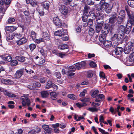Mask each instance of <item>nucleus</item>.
Returning a JSON list of instances; mask_svg holds the SVG:
<instances>
[{
    "label": "nucleus",
    "instance_id": "1a4fd4ad",
    "mask_svg": "<svg viewBox=\"0 0 134 134\" xmlns=\"http://www.w3.org/2000/svg\"><path fill=\"white\" fill-rule=\"evenodd\" d=\"M124 34L119 33L114 35L112 37L113 40L117 41H121L123 38Z\"/></svg>",
    "mask_w": 134,
    "mask_h": 134
},
{
    "label": "nucleus",
    "instance_id": "4be33fe9",
    "mask_svg": "<svg viewBox=\"0 0 134 134\" xmlns=\"http://www.w3.org/2000/svg\"><path fill=\"white\" fill-rule=\"evenodd\" d=\"M123 48L121 47H118L115 50V53L117 55L121 54Z\"/></svg>",
    "mask_w": 134,
    "mask_h": 134
},
{
    "label": "nucleus",
    "instance_id": "bf43d9fd",
    "mask_svg": "<svg viewBox=\"0 0 134 134\" xmlns=\"http://www.w3.org/2000/svg\"><path fill=\"white\" fill-rule=\"evenodd\" d=\"M87 3L90 5H92L94 4V0H87Z\"/></svg>",
    "mask_w": 134,
    "mask_h": 134
},
{
    "label": "nucleus",
    "instance_id": "39448f33",
    "mask_svg": "<svg viewBox=\"0 0 134 134\" xmlns=\"http://www.w3.org/2000/svg\"><path fill=\"white\" fill-rule=\"evenodd\" d=\"M51 88H53L54 91H56L58 89V87L56 85L52 83V81H48L47 82L45 88L48 89Z\"/></svg>",
    "mask_w": 134,
    "mask_h": 134
},
{
    "label": "nucleus",
    "instance_id": "9b49d317",
    "mask_svg": "<svg viewBox=\"0 0 134 134\" xmlns=\"http://www.w3.org/2000/svg\"><path fill=\"white\" fill-rule=\"evenodd\" d=\"M77 69H80L84 67L86 65V63L84 61H82L81 62H78L74 64Z\"/></svg>",
    "mask_w": 134,
    "mask_h": 134
},
{
    "label": "nucleus",
    "instance_id": "cd10ccee",
    "mask_svg": "<svg viewBox=\"0 0 134 134\" xmlns=\"http://www.w3.org/2000/svg\"><path fill=\"white\" fill-rule=\"evenodd\" d=\"M58 48L60 49H64L68 48V46L66 44H61L59 45Z\"/></svg>",
    "mask_w": 134,
    "mask_h": 134
},
{
    "label": "nucleus",
    "instance_id": "13d9d810",
    "mask_svg": "<svg viewBox=\"0 0 134 134\" xmlns=\"http://www.w3.org/2000/svg\"><path fill=\"white\" fill-rule=\"evenodd\" d=\"M68 68V70H69L70 71H74L76 70V68L73 65L70 66Z\"/></svg>",
    "mask_w": 134,
    "mask_h": 134
},
{
    "label": "nucleus",
    "instance_id": "6e6552de",
    "mask_svg": "<svg viewBox=\"0 0 134 134\" xmlns=\"http://www.w3.org/2000/svg\"><path fill=\"white\" fill-rule=\"evenodd\" d=\"M24 71V69H22L17 70L14 74V78L17 79L20 78L23 75Z\"/></svg>",
    "mask_w": 134,
    "mask_h": 134
},
{
    "label": "nucleus",
    "instance_id": "680f3d73",
    "mask_svg": "<svg viewBox=\"0 0 134 134\" xmlns=\"http://www.w3.org/2000/svg\"><path fill=\"white\" fill-rule=\"evenodd\" d=\"M30 4L33 7H35L37 5V2L36 1H32L30 2Z\"/></svg>",
    "mask_w": 134,
    "mask_h": 134
},
{
    "label": "nucleus",
    "instance_id": "3c124183",
    "mask_svg": "<svg viewBox=\"0 0 134 134\" xmlns=\"http://www.w3.org/2000/svg\"><path fill=\"white\" fill-rule=\"evenodd\" d=\"M111 9L112 7L109 5L108 7L106 8L104 10H105L107 13H109L110 12Z\"/></svg>",
    "mask_w": 134,
    "mask_h": 134
},
{
    "label": "nucleus",
    "instance_id": "6e6d98bb",
    "mask_svg": "<svg viewBox=\"0 0 134 134\" xmlns=\"http://www.w3.org/2000/svg\"><path fill=\"white\" fill-rule=\"evenodd\" d=\"M33 85L35 89L36 87H40L41 86L40 83L38 82H36L33 83Z\"/></svg>",
    "mask_w": 134,
    "mask_h": 134
},
{
    "label": "nucleus",
    "instance_id": "4c0bfd02",
    "mask_svg": "<svg viewBox=\"0 0 134 134\" xmlns=\"http://www.w3.org/2000/svg\"><path fill=\"white\" fill-rule=\"evenodd\" d=\"M96 16L94 13V12L93 11H90L89 12L88 16L89 17L93 18L94 19V17Z\"/></svg>",
    "mask_w": 134,
    "mask_h": 134
},
{
    "label": "nucleus",
    "instance_id": "ea45409f",
    "mask_svg": "<svg viewBox=\"0 0 134 134\" xmlns=\"http://www.w3.org/2000/svg\"><path fill=\"white\" fill-rule=\"evenodd\" d=\"M17 61L15 60H14L11 61L10 63V65L12 66H15L18 64Z\"/></svg>",
    "mask_w": 134,
    "mask_h": 134
},
{
    "label": "nucleus",
    "instance_id": "de8ad7c7",
    "mask_svg": "<svg viewBox=\"0 0 134 134\" xmlns=\"http://www.w3.org/2000/svg\"><path fill=\"white\" fill-rule=\"evenodd\" d=\"M105 98L103 94H100L98 95L96 97L97 99H100L101 100H103Z\"/></svg>",
    "mask_w": 134,
    "mask_h": 134
},
{
    "label": "nucleus",
    "instance_id": "8fccbe9b",
    "mask_svg": "<svg viewBox=\"0 0 134 134\" xmlns=\"http://www.w3.org/2000/svg\"><path fill=\"white\" fill-rule=\"evenodd\" d=\"M9 24H13L15 21V19L13 18H9L7 20Z\"/></svg>",
    "mask_w": 134,
    "mask_h": 134
},
{
    "label": "nucleus",
    "instance_id": "c03bdc74",
    "mask_svg": "<svg viewBox=\"0 0 134 134\" xmlns=\"http://www.w3.org/2000/svg\"><path fill=\"white\" fill-rule=\"evenodd\" d=\"M129 22L131 24H134V15H131L130 16Z\"/></svg>",
    "mask_w": 134,
    "mask_h": 134
},
{
    "label": "nucleus",
    "instance_id": "c85d7f7f",
    "mask_svg": "<svg viewBox=\"0 0 134 134\" xmlns=\"http://www.w3.org/2000/svg\"><path fill=\"white\" fill-rule=\"evenodd\" d=\"M30 36L33 41L36 38V34L34 31H32L30 32Z\"/></svg>",
    "mask_w": 134,
    "mask_h": 134
},
{
    "label": "nucleus",
    "instance_id": "2eb2a0df",
    "mask_svg": "<svg viewBox=\"0 0 134 134\" xmlns=\"http://www.w3.org/2000/svg\"><path fill=\"white\" fill-rule=\"evenodd\" d=\"M104 26V30H108L109 32V31H110L111 32L112 31L113 29L114 26L112 24L109 25L108 24H105Z\"/></svg>",
    "mask_w": 134,
    "mask_h": 134
},
{
    "label": "nucleus",
    "instance_id": "c9c22d12",
    "mask_svg": "<svg viewBox=\"0 0 134 134\" xmlns=\"http://www.w3.org/2000/svg\"><path fill=\"white\" fill-rule=\"evenodd\" d=\"M87 109L92 112L97 111L98 110L97 108L94 107H90Z\"/></svg>",
    "mask_w": 134,
    "mask_h": 134
},
{
    "label": "nucleus",
    "instance_id": "f257e3e1",
    "mask_svg": "<svg viewBox=\"0 0 134 134\" xmlns=\"http://www.w3.org/2000/svg\"><path fill=\"white\" fill-rule=\"evenodd\" d=\"M21 103L23 106L25 107L26 105L29 106L30 105L31 103L30 100L27 96L24 95L23 96H21Z\"/></svg>",
    "mask_w": 134,
    "mask_h": 134
},
{
    "label": "nucleus",
    "instance_id": "37998d69",
    "mask_svg": "<svg viewBox=\"0 0 134 134\" xmlns=\"http://www.w3.org/2000/svg\"><path fill=\"white\" fill-rule=\"evenodd\" d=\"M33 41L37 43H39L40 42H43L44 41V40L41 38H40L39 39H36V38L35 39V40Z\"/></svg>",
    "mask_w": 134,
    "mask_h": 134
},
{
    "label": "nucleus",
    "instance_id": "9d476101",
    "mask_svg": "<svg viewBox=\"0 0 134 134\" xmlns=\"http://www.w3.org/2000/svg\"><path fill=\"white\" fill-rule=\"evenodd\" d=\"M42 127L44 130V132L45 134H51L52 129L49 127L48 125L44 124L42 126Z\"/></svg>",
    "mask_w": 134,
    "mask_h": 134
},
{
    "label": "nucleus",
    "instance_id": "774afa93",
    "mask_svg": "<svg viewBox=\"0 0 134 134\" xmlns=\"http://www.w3.org/2000/svg\"><path fill=\"white\" fill-rule=\"evenodd\" d=\"M86 90H84L80 94V96L81 97H84L86 93Z\"/></svg>",
    "mask_w": 134,
    "mask_h": 134
},
{
    "label": "nucleus",
    "instance_id": "a211bd4d",
    "mask_svg": "<svg viewBox=\"0 0 134 134\" xmlns=\"http://www.w3.org/2000/svg\"><path fill=\"white\" fill-rule=\"evenodd\" d=\"M17 28V27L14 26H6L5 27V31L13 32Z\"/></svg>",
    "mask_w": 134,
    "mask_h": 134
},
{
    "label": "nucleus",
    "instance_id": "393cba45",
    "mask_svg": "<svg viewBox=\"0 0 134 134\" xmlns=\"http://www.w3.org/2000/svg\"><path fill=\"white\" fill-rule=\"evenodd\" d=\"M103 43L104 46L106 48H109L111 46V41H105Z\"/></svg>",
    "mask_w": 134,
    "mask_h": 134
},
{
    "label": "nucleus",
    "instance_id": "7c9ffc66",
    "mask_svg": "<svg viewBox=\"0 0 134 134\" xmlns=\"http://www.w3.org/2000/svg\"><path fill=\"white\" fill-rule=\"evenodd\" d=\"M0 10L1 11L0 12V19L2 20L3 15L5 13V10L2 8H0Z\"/></svg>",
    "mask_w": 134,
    "mask_h": 134
},
{
    "label": "nucleus",
    "instance_id": "e2e57ef3",
    "mask_svg": "<svg viewBox=\"0 0 134 134\" xmlns=\"http://www.w3.org/2000/svg\"><path fill=\"white\" fill-rule=\"evenodd\" d=\"M90 65L91 67L92 68H94L97 66V64L96 63L93 61H92L90 62Z\"/></svg>",
    "mask_w": 134,
    "mask_h": 134
},
{
    "label": "nucleus",
    "instance_id": "69168bd1",
    "mask_svg": "<svg viewBox=\"0 0 134 134\" xmlns=\"http://www.w3.org/2000/svg\"><path fill=\"white\" fill-rule=\"evenodd\" d=\"M94 30L93 29L90 28L89 30V34L91 35H93L94 33Z\"/></svg>",
    "mask_w": 134,
    "mask_h": 134
},
{
    "label": "nucleus",
    "instance_id": "a18cd8bd",
    "mask_svg": "<svg viewBox=\"0 0 134 134\" xmlns=\"http://www.w3.org/2000/svg\"><path fill=\"white\" fill-rule=\"evenodd\" d=\"M134 46V43L131 42H129L125 46L132 49V47Z\"/></svg>",
    "mask_w": 134,
    "mask_h": 134
},
{
    "label": "nucleus",
    "instance_id": "20e7f679",
    "mask_svg": "<svg viewBox=\"0 0 134 134\" xmlns=\"http://www.w3.org/2000/svg\"><path fill=\"white\" fill-rule=\"evenodd\" d=\"M108 33V30H106L104 31L102 30L101 34L99 37V40L101 42H103L105 41V38L107 34Z\"/></svg>",
    "mask_w": 134,
    "mask_h": 134
},
{
    "label": "nucleus",
    "instance_id": "aec40b11",
    "mask_svg": "<svg viewBox=\"0 0 134 134\" xmlns=\"http://www.w3.org/2000/svg\"><path fill=\"white\" fill-rule=\"evenodd\" d=\"M94 19H96V23H97V22H101L102 21V14L98 13L96 14Z\"/></svg>",
    "mask_w": 134,
    "mask_h": 134
},
{
    "label": "nucleus",
    "instance_id": "f704fd0d",
    "mask_svg": "<svg viewBox=\"0 0 134 134\" xmlns=\"http://www.w3.org/2000/svg\"><path fill=\"white\" fill-rule=\"evenodd\" d=\"M127 3L129 5L130 7H134V0H128L127 1Z\"/></svg>",
    "mask_w": 134,
    "mask_h": 134
},
{
    "label": "nucleus",
    "instance_id": "f8f14e48",
    "mask_svg": "<svg viewBox=\"0 0 134 134\" xmlns=\"http://www.w3.org/2000/svg\"><path fill=\"white\" fill-rule=\"evenodd\" d=\"M97 24L96 26V32L99 33L101 30L102 27L103 26L104 22L103 21L97 22Z\"/></svg>",
    "mask_w": 134,
    "mask_h": 134
},
{
    "label": "nucleus",
    "instance_id": "a878e982",
    "mask_svg": "<svg viewBox=\"0 0 134 134\" xmlns=\"http://www.w3.org/2000/svg\"><path fill=\"white\" fill-rule=\"evenodd\" d=\"M41 95L43 98H46L48 97L49 93L47 91H43L41 92Z\"/></svg>",
    "mask_w": 134,
    "mask_h": 134
},
{
    "label": "nucleus",
    "instance_id": "603ef678",
    "mask_svg": "<svg viewBox=\"0 0 134 134\" xmlns=\"http://www.w3.org/2000/svg\"><path fill=\"white\" fill-rule=\"evenodd\" d=\"M68 97L72 99H76V97L73 94H70L68 95Z\"/></svg>",
    "mask_w": 134,
    "mask_h": 134
},
{
    "label": "nucleus",
    "instance_id": "0e129e2a",
    "mask_svg": "<svg viewBox=\"0 0 134 134\" xmlns=\"http://www.w3.org/2000/svg\"><path fill=\"white\" fill-rule=\"evenodd\" d=\"M96 9L98 11L101 10L102 9H103L102 4H100V5H97L96 7Z\"/></svg>",
    "mask_w": 134,
    "mask_h": 134
},
{
    "label": "nucleus",
    "instance_id": "79ce46f5",
    "mask_svg": "<svg viewBox=\"0 0 134 134\" xmlns=\"http://www.w3.org/2000/svg\"><path fill=\"white\" fill-rule=\"evenodd\" d=\"M42 5L44 8L46 10H48L49 7V4L48 3H43Z\"/></svg>",
    "mask_w": 134,
    "mask_h": 134
},
{
    "label": "nucleus",
    "instance_id": "49530a36",
    "mask_svg": "<svg viewBox=\"0 0 134 134\" xmlns=\"http://www.w3.org/2000/svg\"><path fill=\"white\" fill-rule=\"evenodd\" d=\"M99 91L98 90H95L93 92L92 94V96L93 97H96L97 93L99 92Z\"/></svg>",
    "mask_w": 134,
    "mask_h": 134
},
{
    "label": "nucleus",
    "instance_id": "864d4df0",
    "mask_svg": "<svg viewBox=\"0 0 134 134\" xmlns=\"http://www.w3.org/2000/svg\"><path fill=\"white\" fill-rule=\"evenodd\" d=\"M38 51L42 55L44 56L45 55L44 51L42 48L40 47L38 48Z\"/></svg>",
    "mask_w": 134,
    "mask_h": 134
},
{
    "label": "nucleus",
    "instance_id": "f3484780",
    "mask_svg": "<svg viewBox=\"0 0 134 134\" xmlns=\"http://www.w3.org/2000/svg\"><path fill=\"white\" fill-rule=\"evenodd\" d=\"M105 0H101L100 3V4H102V9L104 10L110 5L107 3L105 2Z\"/></svg>",
    "mask_w": 134,
    "mask_h": 134
},
{
    "label": "nucleus",
    "instance_id": "4468645a",
    "mask_svg": "<svg viewBox=\"0 0 134 134\" xmlns=\"http://www.w3.org/2000/svg\"><path fill=\"white\" fill-rule=\"evenodd\" d=\"M110 17L109 19V22L111 23H114L116 20L117 15L115 13L111 14L110 15Z\"/></svg>",
    "mask_w": 134,
    "mask_h": 134
},
{
    "label": "nucleus",
    "instance_id": "2f4dec72",
    "mask_svg": "<svg viewBox=\"0 0 134 134\" xmlns=\"http://www.w3.org/2000/svg\"><path fill=\"white\" fill-rule=\"evenodd\" d=\"M131 50L132 49L125 46L124 48V52L125 54H128L131 52Z\"/></svg>",
    "mask_w": 134,
    "mask_h": 134
},
{
    "label": "nucleus",
    "instance_id": "473e14b6",
    "mask_svg": "<svg viewBox=\"0 0 134 134\" xmlns=\"http://www.w3.org/2000/svg\"><path fill=\"white\" fill-rule=\"evenodd\" d=\"M15 58L18 61L21 62H24L25 60V58L22 56H16Z\"/></svg>",
    "mask_w": 134,
    "mask_h": 134
},
{
    "label": "nucleus",
    "instance_id": "7ed1b4c3",
    "mask_svg": "<svg viewBox=\"0 0 134 134\" xmlns=\"http://www.w3.org/2000/svg\"><path fill=\"white\" fill-rule=\"evenodd\" d=\"M58 8L60 12L63 15H66L68 13V9L65 5L62 4H59Z\"/></svg>",
    "mask_w": 134,
    "mask_h": 134
},
{
    "label": "nucleus",
    "instance_id": "412c9836",
    "mask_svg": "<svg viewBox=\"0 0 134 134\" xmlns=\"http://www.w3.org/2000/svg\"><path fill=\"white\" fill-rule=\"evenodd\" d=\"M134 60V58H131L130 57L129 60L127 61L126 65L127 66H132L134 65V64H133Z\"/></svg>",
    "mask_w": 134,
    "mask_h": 134
},
{
    "label": "nucleus",
    "instance_id": "338daca9",
    "mask_svg": "<svg viewBox=\"0 0 134 134\" xmlns=\"http://www.w3.org/2000/svg\"><path fill=\"white\" fill-rule=\"evenodd\" d=\"M98 129L99 131L102 133V134H109L108 132H105V131L100 128H99Z\"/></svg>",
    "mask_w": 134,
    "mask_h": 134
},
{
    "label": "nucleus",
    "instance_id": "09e8293b",
    "mask_svg": "<svg viewBox=\"0 0 134 134\" xmlns=\"http://www.w3.org/2000/svg\"><path fill=\"white\" fill-rule=\"evenodd\" d=\"M99 76L100 77L102 78V79H105L106 81L107 80L103 72L100 71L99 73Z\"/></svg>",
    "mask_w": 134,
    "mask_h": 134
},
{
    "label": "nucleus",
    "instance_id": "052dcab7",
    "mask_svg": "<svg viewBox=\"0 0 134 134\" xmlns=\"http://www.w3.org/2000/svg\"><path fill=\"white\" fill-rule=\"evenodd\" d=\"M88 16L86 14H84V15L82 16V20L83 21L86 22L87 21Z\"/></svg>",
    "mask_w": 134,
    "mask_h": 134
},
{
    "label": "nucleus",
    "instance_id": "5fc2aeb1",
    "mask_svg": "<svg viewBox=\"0 0 134 134\" xmlns=\"http://www.w3.org/2000/svg\"><path fill=\"white\" fill-rule=\"evenodd\" d=\"M67 55V53H59L58 54V56L61 58H64Z\"/></svg>",
    "mask_w": 134,
    "mask_h": 134
},
{
    "label": "nucleus",
    "instance_id": "bb28decb",
    "mask_svg": "<svg viewBox=\"0 0 134 134\" xmlns=\"http://www.w3.org/2000/svg\"><path fill=\"white\" fill-rule=\"evenodd\" d=\"M125 29V26L123 25H120L118 28L119 32L124 34Z\"/></svg>",
    "mask_w": 134,
    "mask_h": 134
},
{
    "label": "nucleus",
    "instance_id": "f03ea898",
    "mask_svg": "<svg viewBox=\"0 0 134 134\" xmlns=\"http://www.w3.org/2000/svg\"><path fill=\"white\" fill-rule=\"evenodd\" d=\"M125 12L123 10H121L119 13V16L117 19V22L119 24H121L124 22L125 19Z\"/></svg>",
    "mask_w": 134,
    "mask_h": 134
},
{
    "label": "nucleus",
    "instance_id": "6ab92c4d",
    "mask_svg": "<svg viewBox=\"0 0 134 134\" xmlns=\"http://www.w3.org/2000/svg\"><path fill=\"white\" fill-rule=\"evenodd\" d=\"M43 39L48 40L50 39V36L47 31L43 32L42 34Z\"/></svg>",
    "mask_w": 134,
    "mask_h": 134
},
{
    "label": "nucleus",
    "instance_id": "b1692460",
    "mask_svg": "<svg viewBox=\"0 0 134 134\" xmlns=\"http://www.w3.org/2000/svg\"><path fill=\"white\" fill-rule=\"evenodd\" d=\"M37 11L38 12L39 15L41 16H43L44 13L43 9L41 7H37L36 8Z\"/></svg>",
    "mask_w": 134,
    "mask_h": 134
},
{
    "label": "nucleus",
    "instance_id": "a19ab883",
    "mask_svg": "<svg viewBox=\"0 0 134 134\" xmlns=\"http://www.w3.org/2000/svg\"><path fill=\"white\" fill-rule=\"evenodd\" d=\"M29 48L31 51H32L36 48V45L32 43L29 45Z\"/></svg>",
    "mask_w": 134,
    "mask_h": 134
},
{
    "label": "nucleus",
    "instance_id": "dca6fc26",
    "mask_svg": "<svg viewBox=\"0 0 134 134\" xmlns=\"http://www.w3.org/2000/svg\"><path fill=\"white\" fill-rule=\"evenodd\" d=\"M1 81L2 83L5 85H10L13 83L12 81L8 79H1Z\"/></svg>",
    "mask_w": 134,
    "mask_h": 134
},
{
    "label": "nucleus",
    "instance_id": "5701e85b",
    "mask_svg": "<svg viewBox=\"0 0 134 134\" xmlns=\"http://www.w3.org/2000/svg\"><path fill=\"white\" fill-rule=\"evenodd\" d=\"M129 23L128 22L127 24L126 27H125L124 33L126 34H128L131 30V27L130 26H129L128 25Z\"/></svg>",
    "mask_w": 134,
    "mask_h": 134
},
{
    "label": "nucleus",
    "instance_id": "4d7b16f0",
    "mask_svg": "<svg viewBox=\"0 0 134 134\" xmlns=\"http://www.w3.org/2000/svg\"><path fill=\"white\" fill-rule=\"evenodd\" d=\"M24 69V71L25 70L26 71V72L27 73H29V74H31V73H34V71L31 69H28L27 68H22Z\"/></svg>",
    "mask_w": 134,
    "mask_h": 134
},
{
    "label": "nucleus",
    "instance_id": "e433bc0d",
    "mask_svg": "<svg viewBox=\"0 0 134 134\" xmlns=\"http://www.w3.org/2000/svg\"><path fill=\"white\" fill-rule=\"evenodd\" d=\"M89 9V7L88 6L86 5L84 7V9L83 10L84 14H87Z\"/></svg>",
    "mask_w": 134,
    "mask_h": 134
},
{
    "label": "nucleus",
    "instance_id": "ddd939ff",
    "mask_svg": "<svg viewBox=\"0 0 134 134\" xmlns=\"http://www.w3.org/2000/svg\"><path fill=\"white\" fill-rule=\"evenodd\" d=\"M27 39L25 37L21 38L19 40L16 41V43L18 46L21 45L25 44L27 41Z\"/></svg>",
    "mask_w": 134,
    "mask_h": 134
},
{
    "label": "nucleus",
    "instance_id": "58836bf2",
    "mask_svg": "<svg viewBox=\"0 0 134 134\" xmlns=\"http://www.w3.org/2000/svg\"><path fill=\"white\" fill-rule=\"evenodd\" d=\"M4 94L9 97H15L16 96L15 95L10 93L6 91H5L4 92Z\"/></svg>",
    "mask_w": 134,
    "mask_h": 134
},
{
    "label": "nucleus",
    "instance_id": "423d86ee",
    "mask_svg": "<svg viewBox=\"0 0 134 134\" xmlns=\"http://www.w3.org/2000/svg\"><path fill=\"white\" fill-rule=\"evenodd\" d=\"M53 21L57 27H60L62 25V21L58 17H54L53 19Z\"/></svg>",
    "mask_w": 134,
    "mask_h": 134
},
{
    "label": "nucleus",
    "instance_id": "72a5a7b5",
    "mask_svg": "<svg viewBox=\"0 0 134 134\" xmlns=\"http://www.w3.org/2000/svg\"><path fill=\"white\" fill-rule=\"evenodd\" d=\"M50 95L51 96V98L53 100H55L56 98V94L55 92H50L49 93Z\"/></svg>",
    "mask_w": 134,
    "mask_h": 134
},
{
    "label": "nucleus",
    "instance_id": "c756f323",
    "mask_svg": "<svg viewBox=\"0 0 134 134\" xmlns=\"http://www.w3.org/2000/svg\"><path fill=\"white\" fill-rule=\"evenodd\" d=\"M3 59L7 61L8 62H10L12 61V58L10 55H8L6 56H4L3 57Z\"/></svg>",
    "mask_w": 134,
    "mask_h": 134
},
{
    "label": "nucleus",
    "instance_id": "0eeeda50",
    "mask_svg": "<svg viewBox=\"0 0 134 134\" xmlns=\"http://www.w3.org/2000/svg\"><path fill=\"white\" fill-rule=\"evenodd\" d=\"M67 32V31L66 30L62 29L60 30L55 32L54 33V35L55 36H62L66 34Z\"/></svg>",
    "mask_w": 134,
    "mask_h": 134
}]
</instances>
